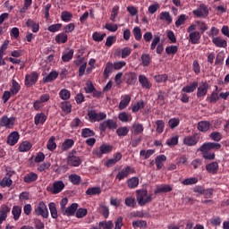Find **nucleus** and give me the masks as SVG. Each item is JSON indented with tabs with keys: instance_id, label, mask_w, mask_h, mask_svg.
Masks as SVG:
<instances>
[{
	"instance_id": "obj_31",
	"label": "nucleus",
	"mask_w": 229,
	"mask_h": 229,
	"mask_svg": "<svg viewBox=\"0 0 229 229\" xmlns=\"http://www.w3.org/2000/svg\"><path fill=\"white\" fill-rule=\"evenodd\" d=\"M139 177L134 176L127 180V187L129 189H137L139 187Z\"/></svg>"
},
{
	"instance_id": "obj_16",
	"label": "nucleus",
	"mask_w": 229,
	"mask_h": 229,
	"mask_svg": "<svg viewBox=\"0 0 229 229\" xmlns=\"http://www.w3.org/2000/svg\"><path fill=\"white\" fill-rule=\"evenodd\" d=\"M10 207L8 205H2L0 207V225H3L4 221H6L8 214H10Z\"/></svg>"
},
{
	"instance_id": "obj_56",
	"label": "nucleus",
	"mask_w": 229,
	"mask_h": 229,
	"mask_svg": "<svg viewBox=\"0 0 229 229\" xmlns=\"http://www.w3.org/2000/svg\"><path fill=\"white\" fill-rule=\"evenodd\" d=\"M117 15H119V5H114L111 11L110 21H112V22H115Z\"/></svg>"
},
{
	"instance_id": "obj_12",
	"label": "nucleus",
	"mask_w": 229,
	"mask_h": 229,
	"mask_svg": "<svg viewBox=\"0 0 229 229\" xmlns=\"http://www.w3.org/2000/svg\"><path fill=\"white\" fill-rule=\"evenodd\" d=\"M209 89L210 85H208L207 82H201L197 89V98H205Z\"/></svg>"
},
{
	"instance_id": "obj_40",
	"label": "nucleus",
	"mask_w": 229,
	"mask_h": 229,
	"mask_svg": "<svg viewBox=\"0 0 229 229\" xmlns=\"http://www.w3.org/2000/svg\"><path fill=\"white\" fill-rule=\"evenodd\" d=\"M56 138L55 136H51L47 143V148L48 151H55L56 149Z\"/></svg>"
},
{
	"instance_id": "obj_36",
	"label": "nucleus",
	"mask_w": 229,
	"mask_h": 229,
	"mask_svg": "<svg viewBox=\"0 0 229 229\" xmlns=\"http://www.w3.org/2000/svg\"><path fill=\"white\" fill-rule=\"evenodd\" d=\"M21 90V84L17 82L15 80H12V86L10 88V92L13 96H16V94H19V91Z\"/></svg>"
},
{
	"instance_id": "obj_60",
	"label": "nucleus",
	"mask_w": 229,
	"mask_h": 229,
	"mask_svg": "<svg viewBox=\"0 0 229 229\" xmlns=\"http://www.w3.org/2000/svg\"><path fill=\"white\" fill-rule=\"evenodd\" d=\"M125 205L131 208H135L137 207V202L133 197H127L125 199Z\"/></svg>"
},
{
	"instance_id": "obj_20",
	"label": "nucleus",
	"mask_w": 229,
	"mask_h": 229,
	"mask_svg": "<svg viewBox=\"0 0 229 229\" xmlns=\"http://www.w3.org/2000/svg\"><path fill=\"white\" fill-rule=\"evenodd\" d=\"M21 138V135H19V132L13 131L7 138V143L9 146H15L17 142H19V139Z\"/></svg>"
},
{
	"instance_id": "obj_24",
	"label": "nucleus",
	"mask_w": 229,
	"mask_h": 229,
	"mask_svg": "<svg viewBox=\"0 0 229 229\" xmlns=\"http://www.w3.org/2000/svg\"><path fill=\"white\" fill-rule=\"evenodd\" d=\"M47 121V116H46V114L44 113H38L34 117V123L36 126H38V124H44Z\"/></svg>"
},
{
	"instance_id": "obj_46",
	"label": "nucleus",
	"mask_w": 229,
	"mask_h": 229,
	"mask_svg": "<svg viewBox=\"0 0 229 229\" xmlns=\"http://www.w3.org/2000/svg\"><path fill=\"white\" fill-rule=\"evenodd\" d=\"M59 97L63 101H67V99L71 98V91H69V89H63L59 92Z\"/></svg>"
},
{
	"instance_id": "obj_28",
	"label": "nucleus",
	"mask_w": 229,
	"mask_h": 229,
	"mask_svg": "<svg viewBox=\"0 0 229 229\" xmlns=\"http://www.w3.org/2000/svg\"><path fill=\"white\" fill-rule=\"evenodd\" d=\"M31 148H33V145L31 144V142L25 140L20 144L19 151L21 153H26L27 151H30Z\"/></svg>"
},
{
	"instance_id": "obj_29",
	"label": "nucleus",
	"mask_w": 229,
	"mask_h": 229,
	"mask_svg": "<svg viewBox=\"0 0 229 229\" xmlns=\"http://www.w3.org/2000/svg\"><path fill=\"white\" fill-rule=\"evenodd\" d=\"M37 180H38V174L33 172L27 174L23 178L25 183H31L33 182H37Z\"/></svg>"
},
{
	"instance_id": "obj_49",
	"label": "nucleus",
	"mask_w": 229,
	"mask_h": 229,
	"mask_svg": "<svg viewBox=\"0 0 229 229\" xmlns=\"http://www.w3.org/2000/svg\"><path fill=\"white\" fill-rule=\"evenodd\" d=\"M133 228H147L148 222L146 220H136L132 222Z\"/></svg>"
},
{
	"instance_id": "obj_55",
	"label": "nucleus",
	"mask_w": 229,
	"mask_h": 229,
	"mask_svg": "<svg viewBox=\"0 0 229 229\" xmlns=\"http://www.w3.org/2000/svg\"><path fill=\"white\" fill-rule=\"evenodd\" d=\"M98 226L101 229H113L114 228V222L112 221H102L98 223Z\"/></svg>"
},
{
	"instance_id": "obj_13",
	"label": "nucleus",
	"mask_w": 229,
	"mask_h": 229,
	"mask_svg": "<svg viewBox=\"0 0 229 229\" xmlns=\"http://www.w3.org/2000/svg\"><path fill=\"white\" fill-rule=\"evenodd\" d=\"M139 83L141 86V89H146L147 90H149V89L153 87V83H151L149 79L144 74L139 75Z\"/></svg>"
},
{
	"instance_id": "obj_63",
	"label": "nucleus",
	"mask_w": 229,
	"mask_h": 229,
	"mask_svg": "<svg viewBox=\"0 0 229 229\" xmlns=\"http://www.w3.org/2000/svg\"><path fill=\"white\" fill-rule=\"evenodd\" d=\"M207 101H208V103H217V101H219V95L216 91H213L210 97L207 98Z\"/></svg>"
},
{
	"instance_id": "obj_21",
	"label": "nucleus",
	"mask_w": 229,
	"mask_h": 229,
	"mask_svg": "<svg viewBox=\"0 0 229 229\" xmlns=\"http://www.w3.org/2000/svg\"><path fill=\"white\" fill-rule=\"evenodd\" d=\"M78 210V203H72L70 207L64 210L63 216H74Z\"/></svg>"
},
{
	"instance_id": "obj_30",
	"label": "nucleus",
	"mask_w": 229,
	"mask_h": 229,
	"mask_svg": "<svg viewBox=\"0 0 229 229\" xmlns=\"http://www.w3.org/2000/svg\"><path fill=\"white\" fill-rule=\"evenodd\" d=\"M131 131L134 135H140L144 131V125L142 123H134L131 126Z\"/></svg>"
},
{
	"instance_id": "obj_17",
	"label": "nucleus",
	"mask_w": 229,
	"mask_h": 229,
	"mask_svg": "<svg viewBox=\"0 0 229 229\" xmlns=\"http://www.w3.org/2000/svg\"><path fill=\"white\" fill-rule=\"evenodd\" d=\"M183 144L185 146H196V144H198V142H199V138L196 137V135L194 136H186L183 139Z\"/></svg>"
},
{
	"instance_id": "obj_54",
	"label": "nucleus",
	"mask_w": 229,
	"mask_h": 229,
	"mask_svg": "<svg viewBox=\"0 0 229 229\" xmlns=\"http://www.w3.org/2000/svg\"><path fill=\"white\" fill-rule=\"evenodd\" d=\"M86 194L88 196H96V194H101V188L99 187L89 188L86 191Z\"/></svg>"
},
{
	"instance_id": "obj_59",
	"label": "nucleus",
	"mask_w": 229,
	"mask_h": 229,
	"mask_svg": "<svg viewBox=\"0 0 229 229\" xmlns=\"http://www.w3.org/2000/svg\"><path fill=\"white\" fill-rule=\"evenodd\" d=\"M224 62H225V52L221 51L216 55L215 64L216 65H223Z\"/></svg>"
},
{
	"instance_id": "obj_22",
	"label": "nucleus",
	"mask_w": 229,
	"mask_h": 229,
	"mask_svg": "<svg viewBox=\"0 0 229 229\" xmlns=\"http://www.w3.org/2000/svg\"><path fill=\"white\" fill-rule=\"evenodd\" d=\"M210 122L208 121H200L198 123L197 128L199 131L207 132L210 130Z\"/></svg>"
},
{
	"instance_id": "obj_23",
	"label": "nucleus",
	"mask_w": 229,
	"mask_h": 229,
	"mask_svg": "<svg viewBox=\"0 0 229 229\" xmlns=\"http://www.w3.org/2000/svg\"><path fill=\"white\" fill-rule=\"evenodd\" d=\"M121 158H123V154H121V152L114 154V158H111L106 162V167H112V165H115L116 163L121 160Z\"/></svg>"
},
{
	"instance_id": "obj_32",
	"label": "nucleus",
	"mask_w": 229,
	"mask_h": 229,
	"mask_svg": "<svg viewBox=\"0 0 229 229\" xmlns=\"http://www.w3.org/2000/svg\"><path fill=\"white\" fill-rule=\"evenodd\" d=\"M200 38L201 34L199 31L190 32V42H191V44H199Z\"/></svg>"
},
{
	"instance_id": "obj_19",
	"label": "nucleus",
	"mask_w": 229,
	"mask_h": 229,
	"mask_svg": "<svg viewBox=\"0 0 229 229\" xmlns=\"http://www.w3.org/2000/svg\"><path fill=\"white\" fill-rule=\"evenodd\" d=\"M206 170L208 173L211 174H217V171H219V163L216 161L211 162L206 165Z\"/></svg>"
},
{
	"instance_id": "obj_50",
	"label": "nucleus",
	"mask_w": 229,
	"mask_h": 229,
	"mask_svg": "<svg viewBox=\"0 0 229 229\" xmlns=\"http://www.w3.org/2000/svg\"><path fill=\"white\" fill-rule=\"evenodd\" d=\"M129 132H130V129H128L127 126L119 127L116 130V133L118 137H126V135H128Z\"/></svg>"
},
{
	"instance_id": "obj_47",
	"label": "nucleus",
	"mask_w": 229,
	"mask_h": 229,
	"mask_svg": "<svg viewBox=\"0 0 229 229\" xmlns=\"http://www.w3.org/2000/svg\"><path fill=\"white\" fill-rule=\"evenodd\" d=\"M156 131L160 135V133L164 132V130L165 128V123L163 122V120H157L156 121Z\"/></svg>"
},
{
	"instance_id": "obj_5",
	"label": "nucleus",
	"mask_w": 229,
	"mask_h": 229,
	"mask_svg": "<svg viewBox=\"0 0 229 229\" xmlns=\"http://www.w3.org/2000/svg\"><path fill=\"white\" fill-rule=\"evenodd\" d=\"M135 174V168L131 166H125L118 172L115 178L116 180L121 182L122 180H124V178H128L130 174Z\"/></svg>"
},
{
	"instance_id": "obj_8",
	"label": "nucleus",
	"mask_w": 229,
	"mask_h": 229,
	"mask_svg": "<svg viewBox=\"0 0 229 229\" xmlns=\"http://www.w3.org/2000/svg\"><path fill=\"white\" fill-rule=\"evenodd\" d=\"M36 214L38 216H41L44 219H47L49 217V211L47 210V206L44 201H40L38 205V208L35 209Z\"/></svg>"
},
{
	"instance_id": "obj_43",
	"label": "nucleus",
	"mask_w": 229,
	"mask_h": 229,
	"mask_svg": "<svg viewBox=\"0 0 229 229\" xmlns=\"http://www.w3.org/2000/svg\"><path fill=\"white\" fill-rule=\"evenodd\" d=\"M69 182L73 185H80L81 183V177L76 174H72L69 175Z\"/></svg>"
},
{
	"instance_id": "obj_34",
	"label": "nucleus",
	"mask_w": 229,
	"mask_h": 229,
	"mask_svg": "<svg viewBox=\"0 0 229 229\" xmlns=\"http://www.w3.org/2000/svg\"><path fill=\"white\" fill-rule=\"evenodd\" d=\"M118 119L122 123H131L133 117L126 112H122L118 114Z\"/></svg>"
},
{
	"instance_id": "obj_3",
	"label": "nucleus",
	"mask_w": 229,
	"mask_h": 229,
	"mask_svg": "<svg viewBox=\"0 0 229 229\" xmlns=\"http://www.w3.org/2000/svg\"><path fill=\"white\" fill-rule=\"evenodd\" d=\"M66 162L67 165H71L72 167H80L81 165V158L76 156V150L69 152Z\"/></svg>"
},
{
	"instance_id": "obj_26",
	"label": "nucleus",
	"mask_w": 229,
	"mask_h": 229,
	"mask_svg": "<svg viewBox=\"0 0 229 229\" xmlns=\"http://www.w3.org/2000/svg\"><path fill=\"white\" fill-rule=\"evenodd\" d=\"M125 81L127 85H135L137 83V73L128 72L125 74Z\"/></svg>"
},
{
	"instance_id": "obj_7",
	"label": "nucleus",
	"mask_w": 229,
	"mask_h": 229,
	"mask_svg": "<svg viewBox=\"0 0 229 229\" xmlns=\"http://www.w3.org/2000/svg\"><path fill=\"white\" fill-rule=\"evenodd\" d=\"M88 117L90 123H98L99 121H105L106 119V114L105 113H97L94 110H90L88 112Z\"/></svg>"
},
{
	"instance_id": "obj_61",
	"label": "nucleus",
	"mask_w": 229,
	"mask_h": 229,
	"mask_svg": "<svg viewBox=\"0 0 229 229\" xmlns=\"http://www.w3.org/2000/svg\"><path fill=\"white\" fill-rule=\"evenodd\" d=\"M55 42L57 44H65L67 42V34L60 33L55 37Z\"/></svg>"
},
{
	"instance_id": "obj_39",
	"label": "nucleus",
	"mask_w": 229,
	"mask_h": 229,
	"mask_svg": "<svg viewBox=\"0 0 229 229\" xmlns=\"http://www.w3.org/2000/svg\"><path fill=\"white\" fill-rule=\"evenodd\" d=\"M58 78V73L56 71H52L48 75L43 78L44 83H50V81H55Z\"/></svg>"
},
{
	"instance_id": "obj_64",
	"label": "nucleus",
	"mask_w": 229,
	"mask_h": 229,
	"mask_svg": "<svg viewBox=\"0 0 229 229\" xmlns=\"http://www.w3.org/2000/svg\"><path fill=\"white\" fill-rule=\"evenodd\" d=\"M198 182V177H191L182 181V185H196Z\"/></svg>"
},
{
	"instance_id": "obj_35",
	"label": "nucleus",
	"mask_w": 229,
	"mask_h": 229,
	"mask_svg": "<svg viewBox=\"0 0 229 229\" xmlns=\"http://www.w3.org/2000/svg\"><path fill=\"white\" fill-rule=\"evenodd\" d=\"M60 108L64 114H71L72 110V105H71V102L69 101H64L60 104Z\"/></svg>"
},
{
	"instance_id": "obj_15",
	"label": "nucleus",
	"mask_w": 229,
	"mask_h": 229,
	"mask_svg": "<svg viewBox=\"0 0 229 229\" xmlns=\"http://www.w3.org/2000/svg\"><path fill=\"white\" fill-rule=\"evenodd\" d=\"M131 101V95H123L121 97V101L118 106L119 110H124V108H127Z\"/></svg>"
},
{
	"instance_id": "obj_52",
	"label": "nucleus",
	"mask_w": 229,
	"mask_h": 229,
	"mask_svg": "<svg viewBox=\"0 0 229 229\" xmlns=\"http://www.w3.org/2000/svg\"><path fill=\"white\" fill-rule=\"evenodd\" d=\"M98 212H100V214L104 216L105 219L108 218V216L110 214L108 208H106L105 204H100L98 208Z\"/></svg>"
},
{
	"instance_id": "obj_42",
	"label": "nucleus",
	"mask_w": 229,
	"mask_h": 229,
	"mask_svg": "<svg viewBox=\"0 0 229 229\" xmlns=\"http://www.w3.org/2000/svg\"><path fill=\"white\" fill-rule=\"evenodd\" d=\"M160 21H165L167 24H171L173 22V17H171V13L169 12H162L159 14Z\"/></svg>"
},
{
	"instance_id": "obj_6",
	"label": "nucleus",
	"mask_w": 229,
	"mask_h": 229,
	"mask_svg": "<svg viewBox=\"0 0 229 229\" xmlns=\"http://www.w3.org/2000/svg\"><path fill=\"white\" fill-rule=\"evenodd\" d=\"M192 13L199 19H206L208 17V7L205 4H200L197 9L192 11Z\"/></svg>"
},
{
	"instance_id": "obj_53",
	"label": "nucleus",
	"mask_w": 229,
	"mask_h": 229,
	"mask_svg": "<svg viewBox=\"0 0 229 229\" xmlns=\"http://www.w3.org/2000/svg\"><path fill=\"white\" fill-rule=\"evenodd\" d=\"M209 138L215 142H219L223 139V134L219 131H213L210 133Z\"/></svg>"
},
{
	"instance_id": "obj_48",
	"label": "nucleus",
	"mask_w": 229,
	"mask_h": 229,
	"mask_svg": "<svg viewBox=\"0 0 229 229\" xmlns=\"http://www.w3.org/2000/svg\"><path fill=\"white\" fill-rule=\"evenodd\" d=\"M197 28L199 30L201 33H204L208 30V25H207V22L203 21H196Z\"/></svg>"
},
{
	"instance_id": "obj_62",
	"label": "nucleus",
	"mask_w": 229,
	"mask_h": 229,
	"mask_svg": "<svg viewBox=\"0 0 229 229\" xmlns=\"http://www.w3.org/2000/svg\"><path fill=\"white\" fill-rule=\"evenodd\" d=\"M166 55H176L178 53V47L171 45L165 47Z\"/></svg>"
},
{
	"instance_id": "obj_33",
	"label": "nucleus",
	"mask_w": 229,
	"mask_h": 229,
	"mask_svg": "<svg viewBox=\"0 0 229 229\" xmlns=\"http://www.w3.org/2000/svg\"><path fill=\"white\" fill-rule=\"evenodd\" d=\"M74 146V140L72 139L65 140L61 145V151H69Z\"/></svg>"
},
{
	"instance_id": "obj_58",
	"label": "nucleus",
	"mask_w": 229,
	"mask_h": 229,
	"mask_svg": "<svg viewBox=\"0 0 229 229\" xmlns=\"http://www.w3.org/2000/svg\"><path fill=\"white\" fill-rule=\"evenodd\" d=\"M94 135H96V132L89 128L82 129L81 131V137L84 139H88V137H94Z\"/></svg>"
},
{
	"instance_id": "obj_9",
	"label": "nucleus",
	"mask_w": 229,
	"mask_h": 229,
	"mask_svg": "<svg viewBox=\"0 0 229 229\" xmlns=\"http://www.w3.org/2000/svg\"><path fill=\"white\" fill-rule=\"evenodd\" d=\"M15 124V117L2 116L0 119V126L7 129L13 128Z\"/></svg>"
},
{
	"instance_id": "obj_10",
	"label": "nucleus",
	"mask_w": 229,
	"mask_h": 229,
	"mask_svg": "<svg viewBox=\"0 0 229 229\" xmlns=\"http://www.w3.org/2000/svg\"><path fill=\"white\" fill-rule=\"evenodd\" d=\"M38 81V73L37 72H32L30 74L25 76V85L26 87H31V85H35Z\"/></svg>"
},
{
	"instance_id": "obj_37",
	"label": "nucleus",
	"mask_w": 229,
	"mask_h": 229,
	"mask_svg": "<svg viewBox=\"0 0 229 229\" xmlns=\"http://www.w3.org/2000/svg\"><path fill=\"white\" fill-rule=\"evenodd\" d=\"M27 28H32L33 33H38V30H40V25L38 23L35 22L33 20L29 19L26 21Z\"/></svg>"
},
{
	"instance_id": "obj_38",
	"label": "nucleus",
	"mask_w": 229,
	"mask_h": 229,
	"mask_svg": "<svg viewBox=\"0 0 229 229\" xmlns=\"http://www.w3.org/2000/svg\"><path fill=\"white\" fill-rule=\"evenodd\" d=\"M165 160H167V157H165V155H159L156 157V161L155 164L157 165V169H161L162 167H164V162H165Z\"/></svg>"
},
{
	"instance_id": "obj_44",
	"label": "nucleus",
	"mask_w": 229,
	"mask_h": 229,
	"mask_svg": "<svg viewBox=\"0 0 229 229\" xmlns=\"http://www.w3.org/2000/svg\"><path fill=\"white\" fill-rule=\"evenodd\" d=\"M154 80L157 83H165L169 80V76L166 73L157 74L154 76Z\"/></svg>"
},
{
	"instance_id": "obj_27",
	"label": "nucleus",
	"mask_w": 229,
	"mask_h": 229,
	"mask_svg": "<svg viewBox=\"0 0 229 229\" xmlns=\"http://www.w3.org/2000/svg\"><path fill=\"white\" fill-rule=\"evenodd\" d=\"M114 71H115L114 63L107 62L104 70V78L108 79L111 72H114Z\"/></svg>"
},
{
	"instance_id": "obj_2",
	"label": "nucleus",
	"mask_w": 229,
	"mask_h": 229,
	"mask_svg": "<svg viewBox=\"0 0 229 229\" xmlns=\"http://www.w3.org/2000/svg\"><path fill=\"white\" fill-rule=\"evenodd\" d=\"M136 200L140 207H146L153 201V193L148 192L147 189L136 190Z\"/></svg>"
},
{
	"instance_id": "obj_57",
	"label": "nucleus",
	"mask_w": 229,
	"mask_h": 229,
	"mask_svg": "<svg viewBox=\"0 0 229 229\" xmlns=\"http://www.w3.org/2000/svg\"><path fill=\"white\" fill-rule=\"evenodd\" d=\"M105 37H106V33L101 34L99 32H94L92 35V38L95 42H103Z\"/></svg>"
},
{
	"instance_id": "obj_45",
	"label": "nucleus",
	"mask_w": 229,
	"mask_h": 229,
	"mask_svg": "<svg viewBox=\"0 0 229 229\" xmlns=\"http://www.w3.org/2000/svg\"><path fill=\"white\" fill-rule=\"evenodd\" d=\"M48 207H49L51 217H53V219H57L58 211L56 210V204H55V202H51L49 203Z\"/></svg>"
},
{
	"instance_id": "obj_11",
	"label": "nucleus",
	"mask_w": 229,
	"mask_h": 229,
	"mask_svg": "<svg viewBox=\"0 0 229 229\" xmlns=\"http://www.w3.org/2000/svg\"><path fill=\"white\" fill-rule=\"evenodd\" d=\"M65 188V184L62 181H57L53 184V187L47 188V191L52 194H59Z\"/></svg>"
},
{
	"instance_id": "obj_25",
	"label": "nucleus",
	"mask_w": 229,
	"mask_h": 229,
	"mask_svg": "<svg viewBox=\"0 0 229 229\" xmlns=\"http://www.w3.org/2000/svg\"><path fill=\"white\" fill-rule=\"evenodd\" d=\"M13 219L17 221L21 219V216L22 214V207L21 206H13L12 208Z\"/></svg>"
},
{
	"instance_id": "obj_18",
	"label": "nucleus",
	"mask_w": 229,
	"mask_h": 229,
	"mask_svg": "<svg viewBox=\"0 0 229 229\" xmlns=\"http://www.w3.org/2000/svg\"><path fill=\"white\" fill-rule=\"evenodd\" d=\"M198 89V81H195L193 82H191L190 84L184 86L182 89V92H184L185 94H192Z\"/></svg>"
},
{
	"instance_id": "obj_41",
	"label": "nucleus",
	"mask_w": 229,
	"mask_h": 229,
	"mask_svg": "<svg viewBox=\"0 0 229 229\" xmlns=\"http://www.w3.org/2000/svg\"><path fill=\"white\" fill-rule=\"evenodd\" d=\"M173 191V187L171 185H160L157 186L155 190V194H160L161 192H171Z\"/></svg>"
},
{
	"instance_id": "obj_51",
	"label": "nucleus",
	"mask_w": 229,
	"mask_h": 229,
	"mask_svg": "<svg viewBox=\"0 0 229 229\" xmlns=\"http://www.w3.org/2000/svg\"><path fill=\"white\" fill-rule=\"evenodd\" d=\"M12 183H13V181H12L10 177H4L0 181V187H3V189H4V187H12Z\"/></svg>"
},
{
	"instance_id": "obj_14",
	"label": "nucleus",
	"mask_w": 229,
	"mask_h": 229,
	"mask_svg": "<svg viewBox=\"0 0 229 229\" xmlns=\"http://www.w3.org/2000/svg\"><path fill=\"white\" fill-rule=\"evenodd\" d=\"M212 42L216 47H220L224 49H225V47H228V41H226V39L223 38L222 37H213Z\"/></svg>"
},
{
	"instance_id": "obj_1",
	"label": "nucleus",
	"mask_w": 229,
	"mask_h": 229,
	"mask_svg": "<svg viewBox=\"0 0 229 229\" xmlns=\"http://www.w3.org/2000/svg\"><path fill=\"white\" fill-rule=\"evenodd\" d=\"M222 146L220 143L217 142H206L201 145L199 148V151L202 152V157L205 158V160H215L216 159V154L212 151H219L221 149Z\"/></svg>"
},
{
	"instance_id": "obj_4",
	"label": "nucleus",
	"mask_w": 229,
	"mask_h": 229,
	"mask_svg": "<svg viewBox=\"0 0 229 229\" xmlns=\"http://www.w3.org/2000/svg\"><path fill=\"white\" fill-rule=\"evenodd\" d=\"M113 149H114V147H112V145L103 144L100 146L99 149L95 148L93 150V155H95L96 157H98V158H101L103 155H108V153H112Z\"/></svg>"
}]
</instances>
